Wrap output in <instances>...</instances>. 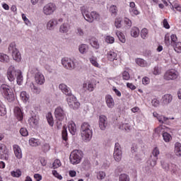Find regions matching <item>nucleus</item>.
Wrapping results in <instances>:
<instances>
[{"instance_id":"e433bc0d","label":"nucleus","mask_w":181,"mask_h":181,"mask_svg":"<svg viewBox=\"0 0 181 181\" xmlns=\"http://www.w3.org/2000/svg\"><path fill=\"white\" fill-rule=\"evenodd\" d=\"M29 144L30 146H39V145H40V141L36 139H31L29 140Z\"/></svg>"},{"instance_id":"cd10ccee","label":"nucleus","mask_w":181,"mask_h":181,"mask_svg":"<svg viewBox=\"0 0 181 181\" xmlns=\"http://www.w3.org/2000/svg\"><path fill=\"white\" fill-rule=\"evenodd\" d=\"M78 50L81 54H84V53H87L88 52V45L85 44H81L78 47Z\"/></svg>"},{"instance_id":"a878e982","label":"nucleus","mask_w":181,"mask_h":181,"mask_svg":"<svg viewBox=\"0 0 181 181\" xmlns=\"http://www.w3.org/2000/svg\"><path fill=\"white\" fill-rule=\"evenodd\" d=\"M83 88L86 91V90H88V91H94V83L89 81L88 84L86 83H84L83 84Z\"/></svg>"},{"instance_id":"6e6d98bb","label":"nucleus","mask_w":181,"mask_h":181,"mask_svg":"<svg viewBox=\"0 0 181 181\" xmlns=\"http://www.w3.org/2000/svg\"><path fill=\"white\" fill-rule=\"evenodd\" d=\"M62 139L64 141H67V129L65 127L62 129Z\"/></svg>"},{"instance_id":"412c9836","label":"nucleus","mask_w":181,"mask_h":181,"mask_svg":"<svg viewBox=\"0 0 181 181\" xmlns=\"http://www.w3.org/2000/svg\"><path fill=\"white\" fill-rule=\"evenodd\" d=\"M14 115L18 121H22L23 119V113L22 112V110L20 107H16L14 108Z\"/></svg>"},{"instance_id":"13d9d810","label":"nucleus","mask_w":181,"mask_h":181,"mask_svg":"<svg viewBox=\"0 0 181 181\" xmlns=\"http://www.w3.org/2000/svg\"><path fill=\"white\" fill-rule=\"evenodd\" d=\"M47 122L50 127H53L54 122H53V117L52 115H49L48 117H47Z\"/></svg>"},{"instance_id":"72a5a7b5","label":"nucleus","mask_w":181,"mask_h":181,"mask_svg":"<svg viewBox=\"0 0 181 181\" xmlns=\"http://www.w3.org/2000/svg\"><path fill=\"white\" fill-rule=\"evenodd\" d=\"M30 87H31V90L33 91V93H34V94H40V93H42V89H40V88L33 85V84H31L30 85Z\"/></svg>"},{"instance_id":"37998d69","label":"nucleus","mask_w":181,"mask_h":181,"mask_svg":"<svg viewBox=\"0 0 181 181\" xmlns=\"http://www.w3.org/2000/svg\"><path fill=\"white\" fill-rule=\"evenodd\" d=\"M163 137L165 142H170V139H172V136L166 132L163 133Z\"/></svg>"},{"instance_id":"052dcab7","label":"nucleus","mask_w":181,"mask_h":181,"mask_svg":"<svg viewBox=\"0 0 181 181\" xmlns=\"http://www.w3.org/2000/svg\"><path fill=\"white\" fill-rule=\"evenodd\" d=\"M122 21L121 19H116L115 21V25L117 29H119V28H122V24L121 23Z\"/></svg>"},{"instance_id":"2f4dec72","label":"nucleus","mask_w":181,"mask_h":181,"mask_svg":"<svg viewBox=\"0 0 181 181\" xmlns=\"http://www.w3.org/2000/svg\"><path fill=\"white\" fill-rule=\"evenodd\" d=\"M0 62L2 63H9V56L4 53H0Z\"/></svg>"},{"instance_id":"a18cd8bd","label":"nucleus","mask_w":181,"mask_h":181,"mask_svg":"<svg viewBox=\"0 0 181 181\" xmlns=\"http://www.w3.org/2000/svg\"><path fill=\"white\" fill-rule=\"evenodd\" d=\"M96 177L98 180H103V179H105V173L103 171H99L96 174Z\"/></svg>"},{"instance_id":"5fc2aeb1","label":"nucleus","mask_w":181,"mask_h":181,"mask_svg":"<svg viewBox=\"0 0 181 181\" xmlns=\"http://www.w3.org/2000/svg\"><path fill=\"white\" fill-rule=\"evenodd\" d=\"M60 166H62L60 160H55L52 164L53 169H57V168H60Z\"/></svg>"},{"instance_id":"0e129e2a","label":"nucleus","mask_w":181,"mask_h":181,"mask_svg":"<svg viewBox=\"0 0 181 181\" xmlns=\"http://www.w3.org/2000/svg\"><path fill=\"white\" fill-rule=\"evenodd\" d=\"M115 40V39L111 36H107L105 38V42H107V43H114Z\"/></svg>"},{"instance_id":"4d7b16f0","label":"nucleus","mask_w":181,"mask_h":181,"mask_svg":"<svg viewBox=\"0 0 181 181\" xmlns=\"http://www.w3.org/2000/svg\"><path fill=\"white\" fill-rule=\"evenodd\" d=\"M20 134L21 135H22V136H28V135H29V133L28 132V129L23 127L20 129Z\"/></svg>"},{"instance_id":"4be33fe9","label":"nucleus","mask_w":181,"mask_h":181,"mask_svg":"<svg viewBox=\"0 0 181 181\" xmlns=\"http://www.w3.org/2000/svg\"><path fill=\"white\" fill-rule=\"evenodd\" d=\"M70 30V25L67 23H64L59 27V32L60 33H67Z\"/></svg>"},{"instance_id":"864d4df0","label":"nucleus","mask_w":181,"mask_h":181,"mask_svg":"<svg viewBox=\"0 0 181 181\" xmlns=\"http://www.w3.org/2000/svg\"><path fill=\"white\" fill-rule=\"evenodd\" d=\"M141 37L142 39H146L148 37V29L146 28H143L141 31Z\"/></svg>"},{"instance_id":"603ef678","label":"nucleus","mask_w":181,"mask_h":181,"mask_svg":"<svg viewBox=\"0 0 181 181\" xmlns=\"http://www.w3.org/2000/svg\"><path fill=\"white\" fill-rule=\"evenodd\" d=\"M90 44L91 45L92 47H94L95 49L100 48V44H98V41L95 40H91Z\"/></svg>"},{"instance_id":"c85d7f7f","label":"nucleus","mask_w":181,"mask_h":181,"mask_svg":"<svg viewBox=\"0 0 181 181\" xmlns=\"http://www.w3.org/2000/svg\"><path fill=\"white\" fill-rule=\"evenodd\" d=\"M107 57L110 62H112V60H115V59H117V53L110 51L107 54Z\"/></svg>"},{"instance_id":"ea45409f","label":"nucleus","mask_w":181,"mask_h":181,"mask_svg":"<svg viewBox=\"0 0 181 181\" xmlns=\"http://www.w3.org/2000/svg\"><path fill=\"white\" fill-rule=\"evenodd\" d=\"M119 129L124 131H131V126L128 123H123L120 124Z\"/></svg>"},{"instance_id":"58836bf2","label":"nucleus","mask_w":181,"mask_h":181,"mask_svg":"<svg viewBox=\"0 0 181 181\" xmlns=\"http://www.w3.org/2000/svg\"><path fill=\"white\" fill-rule=\"evenodd\" d=\"M116 35L119 39L122 42V43H125V35H124V33L117 31L116 32Z\"/></svg>"},{"instance_id":"473e14b6","label":"nucleus","mask_w":181,"mask_h":181,"mask_svg":"<svg viewBox=\"0 0 181 181\" xmlns=\"http://www.w3.org/2000/svg\"><path fill=\"white\" fill-rule=\"evenodd\" d=\"M157 119L160 124H166L169 121V117H166L163 115L157 117Z\"/></svg>"},{"instance_id":"aec40b11","label":"nucleus","mask_w":181,"mask_h":181,"mask_svg":"<svg viewBox=\"0 0 181 181\" xmlns=\"http://www.w3.org/2000/svg\"><path fill=\"white\" fill-rule=\"evenodd\" d=\"M173 100V96L170 94L164 95L162 98V103L164 105H168V104H170L172 100Z\"/></svg>"},{"instance_id":"39448f33","label":"nucleus","mask_w":181,"mask_h":181,"mask_svg":"<svg viewBox=\"0 0 181 181\" xmlns=\"http://www.w3.org/2000/svg\"><path fill=\"white\" fill-rule=\"evenodd\" d=\"M84 153L81 150H74L69 156V160L72 165H78L83 159Z\"/></svg>"},{"instance_id":"774afa93","label":"nucleus","mask_w":181,"mask_h":181,"mask_svg":"<svg viewBox=\"0 0 181 181\" xmlns=\"http://www.w3.org/2000/svg\"><path fill=\"white\" fill-rule=\"evenodd\" d=\"M50 149V146L47 144H45L42 146L43 152H47Z\"/></svg>"},{"instance_id":"7c9ffc66","label":"nucleus","mask_w":181,"mask_h":181,"mask_svg":"<svg viewBox=\"0 0 181 181\" xmlns=\"http://www.w3.org/2000/svg\"><path fill=\"white\" fill-rule=\"evenodd\" d=\"M131 36L133 37H138L139 36V28L133 27L131 30Z\"/></svg>"},{"instance_id":"5701e85b","label":"nucleus","mask_w":181,"mask_h":181,"mask_svg":"<svg viewBox=\"0 0 181 181\" xmlns=\"http://www.w3.org/2000/svg\"><path fill=\"white\" fill-rule=\"evenodd\" d=\"M129 12L132 16H134V15H139V11L136 9V7H135L134 2H130Z\"/></svg>"},{"instance_id":"b1692460","label":"nucleus","mask_w":181,"mask_h":181,"mask_svg":"<svg viewBox=\"0 0 181 181\" xmlns=\"http://www.w3.org/2000/svg\"><path fill=\"white\" fill-rule=\"evenodd\" d=\"M106 104L109 108H113L114 107V99L110 95H106L105 97Z\"/></svg>"},{"instance_id":"a19ab883","label":"nucleus","mask_w":181,"mask_h":181,"mask_svg":"<svg viewBox=\"0 0 181 181\" xmlns=\"http://www.w3.org/2000/svg\"><path fill=\"white\" fill-rule=\"evenodd\" d=\"M21 98L24 103L29 101V95L25 91L21 92Z\"/></svg>"},{"instance_id":"f8f14e48","label":"nucleus","mask_w":181,"mask_h":181,"mask_svg":"<svg viewBox=\"0 0 181 181\" xmlns=\"http://www.w3.org/2000/svg\"><path fill=\"white\" fill-rule=\"evenodd\" d=\"M179 77V72L175 69L168 70L164 74V80L169 81L170 80H176Z\"/></svg>"},{"instance_id":"bb28decb","label":"nucleus","mask_w":181,"mask_h":181,"mask_svg":"<svg viewBox=\"0 0 181 181\" xmlns=\"http://www.w3.org/2000/svg\"><path fill=\"white\" fill-rule=\"evenodd\" d=\"M68 128L72 135H76V132L77 131V129L76 128V124L73 122L69 123Z\"/></svg>"},{"instance_id":"c9c22d12","label":"nucleus","mask_w":181,"mask_h":181,"mask_svg":"<svg viewBox=\"0 0 181 181\" xmlns=\"http://www.w3.org/2000/svg\"><path fill=\"white\" fill-rule=\"evenodd\" d=\"M83 168L85 169V170H88L90 168H91V163H90V160L88 159H85L83 162Z\"/></svg>"},{"instance_id":"8fccbe9b","label":"nucleus","mask_w":181,"mask_h":181,"mask_svg":"<svg viewBox=\"0 0 181 181\" xmlns=\"http://www.w3.org/2000/svg\"><path fill=\"white\" fill-rule=\"evenodd\" d=\"M119 181H129V176L127 174H121L119 177Z\"/></svg>"},{"instance_id":"79ce46f5","label":"nucleus","mask_w":181,"mask_h":181,"mask_svg":"<svg viewBox=\"0 0 181 181\" xmlns=\"http://www.w3.org/2000/svg\"><path fill=\"white\" fill-rule=\"evenodd\" d=\"M109 11L112 13V15H115V16L118 12V7L115 5H112L110 6Z\"/></svg>"},{"instance_id":"a211bd4d","label":"nucleus","mask_w":181,"mask_h":181,"mask_svg":"<svg viewBox=\"0 0 181 181\" xmlns=\"http://www.w3.org/2000/svg\"><path fill=\"white\" fill-rule=\"evenodd\" d=\"M59 89L62 91L65 95H67L68 97L69 95H71V90H70V88H69L66 84L62 83L59 86Z\"/></svg>"},{"instance_id":"f257e3e1","label":"nucleus","mask_w":181,"mask_h":181,"mask_svg":"<svg viewBox=\"0 0 181 181\" xmlns=\"http://www.w3.org/2000/svg\"><path fill=\"white\" fill-rule=\"evenodd\" d=\"M6 76L8 80L10 81H14L15 78H17V84L21 86L22 81H23V76H22V71L19 69H15V66L13 65L10 66L6 72Z\"/></svg>"},{"instance_id":"3c124183","label":"nucleus","mask_w":181,"mask_h":181,"mask_svg":"<svg viewBox=\"0 0 181 181\" xmlns=\"http://www.w3.org/2000/svg\"><path fill=\"white\" fill-rule=\"evenodd\" d=\"M161 166L163 168V169H164V170H169L170 165H169V163L166 162V161H161Z\"/></svg>"},{"instance_id":"9b49d317","label":"nucleus","mask_w":181,"mask_h":181,"mask_svg":"<svg viewBox=\"0 0 181 181\" xmlns=\"http://www.w3.org/2000/svg\"><path fill=\"white\" fill-rule=\"evenodd\" d=\"M54 11H56V4L49 3L43 7L42 13L46 16H49L50 15H53V13H54Z\"/></svg>"},{"instance_id":"6e6552de","label":"nucleus","mask_w":181,"mask_h":181,"mask_svg":"<svg viewBox=\"0 0 181 181\" xmlns=\"http://www.w3.org/2000/svg\"><path fill=\"white\" fill-rule=\"evenodd\" d=\"M159 153V148H158V147H155L152 151V154L150 156L149 160L147 161L148 165H149L151 168L156 166V161L158 160Z\"/></svg>"},{"instance_id":"bf43d9fd","label":"nucleus","mask_w":181,"mask_h":181,"mask_svg":"<svg viewBox=\"0 0 181 181\" xmlns=\"http://www.w3.org/2000/svg\"><path fill=\"white\" fill-rule=\"evenodd\" d=\"M165 44L168 47L170 46V37L169 36V34H166L165 36Z\"/></svg>"},{"instance_id":"69168bd1","label":"nucleus","mask_w":181,"mask_h":181,"mask_svg":"<svg viewBox=\"0 0 181 181\" xmlns=\"http://www.w3.org/2000/svg\"><path fill=\"white\" fill-rule=\"evenodd\" d=\"M177 166L175 164L171 165V173H174V175H176V173L177 172Z\"/></svg>"},{"instance_id":"7ed1b4c3","label":"nucleus","mask_w":181,"mask_h":181,"mask_svg":"<svg viewBox=\"0 0 181 181\" xmlns=\"http://www.w3.org/2000/svg\"><path fill=\"white\" fill-rule=\"evenodd\" d=\"M81 11L84 19H86L87 22H89L90 23H93L94 20L98 21L100 19V14L94 11L90 13V11H88V8L85 6L81 7Z\"/></svg>"},{"instance_id":"393cba45","label":"nucleus","mask_w":181,"mask_h":181,"mask_svg":"<svg viewBox=\"0 0 181 181\" xmlns=\"http://www.w3.org/2000/svg\"><path fill=\"white\" fill-rule=\"evenodd\" d=\"M28 122L31 127H36L39 124V117L33 116L28 119Z\"/></svg>"},{"instance_id":"9d476101","label":"nucleus","mask_w":181,"mask_h":181,"mask_svg":"<svg viewBox=\"0 0 181 181\" xmlns=\"http://www.w3.org/2000/svg\"><path fill=\"white\" fill-rule=\"evenodd\" d=\"M66 101L70 108L73 110H77L78 107H80V103L77 101V99L74 97L73 93L66 98Z\"/></svg>"},{"instance_id":"f03ea898","label":"nucleus","mask_w":181,"mask_h":181,"mask_svg":"<svg viewBox=\"0 0 181 181\" xmlns=\"http://www.w3.org/2000/svg\"><path fill=\"white\" fill-rule=\"evenodd\" d=\"M81 134L83 141L88 142L93 138V129L88 122H83L81 126Z\"/></svg>"},{"instance_id":"4468645a","label":"nucleus","mask_w":181,"mask_h":181,"mask_svg":"<svg viewBox=\"0 0 181 181\" xmlns=\"http://www.w3.org/2000/svg\"><path fill=\"white\" fill-rule=\"evenodd\" d=\"M98 125L101 131H105L108 127V118L105 115H101L99 116Z\"/></svg>"},{"instance_id":"e2e57ef3","label":"nucleus","mask_w":181,"mask_h":181,"mask_svg":"<svg viewBox=\"0 0 181 181\" xmlns=\"http://www.w3.org/2000/svg\"><path fill=\"white\" fill-rule=\"evenodd\" d=\"M113 62V67H116V66H119L121 64V60L118 59L117 57L115 58V60H112Z\"/></svg>"},{"instance_id":"1a4fd4ad","label":"nucleus","mask_w":181,"mask_h":181,"mask_svg":"<svg viewBox=\"0 0 181 181\" xmlns=\"http://www.w3.org/2000/svg\"><path fill=\"white\" fill-rule=\"evenodd\" d=\"M113 157L116 162H119L122 159V148L119 143L115 144V149L113 153Z\"/></svg>"},{"instance_id":"423d86ee","label":"nucleus","mask_w":181,"mask_h":181,"mask_svg":"<svg viewBox=\"0 0 181 181\" xmlns=\"http://www.w3.org/2000/svg\"><path fill=\"white\" fill-rule=\"evenodd\" d=\"M8 52H11L12 57L15 62H19L22 60L21 52L16 49V44L11 42L8 47Z\"/></svg>"},{"instance_id":"ddd939ff","label":"nucleus","mask_w":181,"mask_h":181,"mask_svg":"<svg viewBox=\"0 0 181 181\" xmlns=\"http://www.w3.org/2000/svg\"><path fill=\"white\" fill-rule=\"evenodd\" d=\"M63 22V18H52L49 20L47 23V30H54V28L57 25Z\"/></svg>"},{"instance_id":"c03bdc74","label":"nucleus","mask_w":181,"mask_h":181,"mask_svg":"<svg viewBox=\"0 0 181 181\" xmlns=\"http://www.w3.org/2000/svg\"><path fill=\"white\" fill-rule=\"evenodd\" d=\"M6 114V107L5 105L0 101V115H5Z\"/></svg>"},{"instance_id":"dca6fc26","label":"nucleus","mask_w":181,"mask_h":181,"mask_svg":"<svg viewBox=\"0 0 181 181\" xmlns=\"http://www.w3.org/2000/svg\"><path fill=\"white\" fill-rule=\"evenodd\" d=\"M9 151L4 144H0V158L8 160L9 159Z\"/></svg>"},{"instance_id":"4c0bfd02","label":"nucleus","mask_w":181,"mask_h":181,"mask_svg":"<svg viewBox=\"0 0 181 181\" xmlns=\"http://www.w3.org/2000/svg\"><path fill=\"white\" fill-rule=\"evenodd\" d=\"M171 46L174 48V50L177 53H181V42H177V43L174 44V45H171Z\"/></svg>"},{"instance_id":"de8ad7c7","label":"nucleus","mask_w":181,"mask_h":181,"mask_svg":"<svg viewBox=\"0 0 181 181\" xmlns=\"http://www.w3.org/2000/svg\"><path fill=\"white\" fill-rule=\"evenodd\" d=\"M160 73H162V69L160 67L156 66L153 68V74H154V76H159Z\"/></svg>"},{"instance_id":"c756f323","label":"nucleus","mask_w":181,"mask_h":181,"mask_svg":"<svg viewBox=\"0 0 181 181\" xmlns=\"http://www.w3.org/2000/svg\"><path fill=\"white\" fill-rule=\"evenodd\" d=\"M175 153L177 156H181V144L176 143L175 144Z\"/></svg>"},{"instance_id":"f704fd0d","label":"nucleus","mask_w":181,"mask_h":181,"mask_svg":"<svg viewBox=\"0 0 181 181\" xmlns=\"http://www.w3.org/2000/svg\"><path fill=\"white\" fill-rule=\"evenodd\" d=\"M136 63L138 64V66H140L141 67H146L148 66V64H146V62L143 59H136Z\"/></svg>"},{"instance_id":"6ab92c4d","label":"nucleus","mask_w":181,"mask_h":181,"mask_svg":"<svg viewBox=\"0 0 181 181\" xmlns=\"http://www.w3.org/2000/svg\"><path fill=\"white\" fill-rule=\"evenodd\" d=\"M13 152L17 159H22V149L16 144L13 146Z\"/></svg>"},{"instance_id":"0eeeda50","label":"nucleus","mask_w":181,"mask_h":181,"mask_svg":"<svg viewBox=\"0 0 181 181\" xmlns=\"http://www.w3.org/2000/svg\"><path fill=\"white\" fill-rule=\"evenodd\" d=\"M62 64L67 70H74V68L77 67V61L70 58H63L62 59Z\"/></svg>"},{"instance_id":"2eb2a0df","label":"nucleus","mask_w":181,"mask_h":181,"mask_svg":"<svg viewBox=\"0 0 181 181\" xmlns=\"http://www.w3.org/2000/svg\"><path fill=\"white\" fill-rule=\"evenodd\" d=\"M54 115L58 121H63L66 118V112L63 107L58 106L54 110Z\"/></svg>"},{"instance_id":"338daca9","label":"nucleus","mask_w":181,"mask_h":181,"mask_svg":"<svg viewBox=\"0 0 181 181\" xmlns=\"http://www.w3.org/2000/svg\"><path fill=\"white\" fill-rule=\"evenodd\" d=\"M52 174L55 177H57V179H59V180H62V179H63V177H62V175H59V173H57V171L56 170H52Z\"/></svg>"},{"instance_id":"f3484780","label":"nucleus","mask_w":181,"mask_h":181,"mask_svg":"<svg viewBox=\"0 0 181 181\" xmlns=\"http://www.w3.org/2000/svg\"><path fill=\"white\" fill-rule=\"evenodd\" d=\"M35 80L37 84H39L40 86L45 84V76L40 72H37L35 74Z\"/></svg>"},{"instance_id":"49530a36","label":"nucleus","mask_w":181,"mask_h":181,"mask_svg":"<svg viewBox=\"0 0 181 181\" xmlns=\"http://www.w3.org/2000/svg\"><path fill=\"white\" fill-rule=\"evenodd\" d=\"M11 174L13 177H21L22 172L20 170H16V171H12Z\"/></svg>"},{"instance_id":"20e7f679","label":"nucleus","mask_w":181,"mask_h":181,"mask_svg":"<svg viewBox=\"0 0 181 181\" xmlns=\"http://www.w3.org/2000/svg\"><path fill=\"white\" fill-rule=\"evenodd\" d=\"M0 91L4 98H6V100H7L9 103H11V101L15 100V95L9 86L2 84L0 87Z\"/></svg>"},{"instance_id":"680f3d73","label":"nucleus","mask_w":181,"mask_h":181,"mask_svg":"<svg viewBox=\"0 0 181 181\" xmlns=\"http://www.w3.org/2000/svg\"><path fill=\"white\" fill-rule=\"evenodd\" d=\"M130 76H129V72L127 71H124L123 73H122V78H123V80H129L130 78Z\"/></svg>"},{"instance_id":"09e8293b","label":"nucleus","mask_w":181,"mask_h":181,"mask_svg":"<svg viewBox=\"0 0 181 181\" xmlns=\"http://www.w3.org/2000/svg\"><path fill=\"white\" fill-rule=\"evenodd\" d=\"M171 41H170V45L171 46H175V44L177 43V37L176 35L173 34L170 36Z\"/></svg>"}]
</instances>
